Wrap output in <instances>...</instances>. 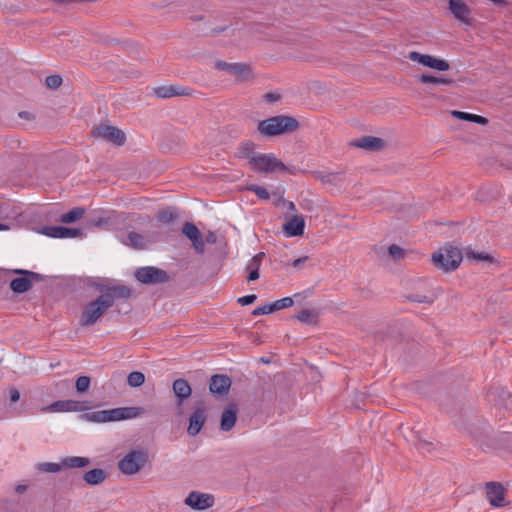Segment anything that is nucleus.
Segmentation results:
<instances>
[{
	"instance_id": "obj_35",
	"label": "nucleus",
	"mask_w": 512,
	"mask_h": 512,
	"mask_svg": "<svg viewBox=\"0 0 512 512\" xmlns=\"http://www.w3.org/2000/svg\"><path fill=\"white\" fill-rule=\"evenodd\" d=\"M145 381V376L142 372L133 371L127 377L128 385L131 387H139Z\"/></svg>"
},
{
	"instance_id": "obj_11",
	"label": "nucleus",
	"mask_w": 512,
	"mask_h": 512,
	"mask_svg": "<svg viewBox=\"0 0 512 512\" xmlns=\"http://www.w3.org/2000/svg\"><path fill=\"white\" fill-rule=\"evenodd\" d=\"M215 68L218 70L227 71L238 81H248L253 78V73L250 66L245 63H227L224 61H217L215 63Z\"/></svg>"
},
{
	"instance_id": "obj_29",
	"label": "nucleus",
	"mask_w": 512,
	"mask_h": 512,
	"mask_svg": "<svg viewBox=\"0 0 512 512\" xmlns=\"http://www.w3.org/2000/svg\"><path fill=\"white\" fill-rule=\"evenodd\" d=\"M451 114L453 117L463 120V121L474 122V123H477L480 125H486L488 123V119L486 117L468 113V112L453 110L451 112Z\"/></svg>"
},
{
	"instance_id": "obj_56",
	"label": "nucleus",
	"mask_w": 512,
	"mask_h": 512,
	"mask_svg": "<svg viewBox=\"0 0 512 512\" xmlns=\"http://www.w3.org/2000/svg\"><path fill=\"white\" fill-rule=\"evenodd\" d=\"M8 229H9V226H8V225L3 224V223H0V231L8 230Z\"/></svg>"
},
{
	"instance_id": "obj_40",
	"label": "nucleus",
	"mask_w": 512,
	"mask_h": 512,
	"mask_svg": "<svg viewBox=\"0 0 512 512\" xmlns=\"http://www.w3.org/2000/svg\"><path fill=\"white\" fill-rule=\"evenodd\" d=\"M388 253L395 260H399L404 257V250L396 244H392L388 247Z\"/></svg>"
},
{
	"instance_id": "obj_47",
	"label": "nucleus",
	"mask_w": 512,
	"mask_h": 512,
	"mask_svg": "<svg viewBox=\"0 0 512 512\" xmlns=\"http://www.w3.org/2000/svg\"><path fill=\"white\" fill-rule=\"evenodd\" d=\"M256 299H257V296L255 294H250V295H246V296L240 297L238 299V302L242 306H246V305L252 304Z\"/></svg>"
},
{
	"instance_id": "obj_51",
	"label": "nucleus",
	"mask_w": 512,
	"mask_h": 512,
	"mask_svg": "<svg viewBox=\"0 0 512 512\" xmlns=\"http://www.w3.org/2000/svg\"><path fill=\"white\" fill-rule=\"evenodd\" d=\"M307 259H308V257L298 258L293 261L292 266L295 268H299L301 266V264H303Z\"/></svg>"
},
{
	"instance_id": "obj_31",
	"label": "nucleus",
	"mask_w": 512,
	"mask_h": 512,
	"mask_svg": "<svg viewBox=\"0 0 512 512\" xmlns=\"http://www.w3.org/2000/svg\"><path fill=\"white\" fill-rule=\"evenodd\" d=\"M90 464V459L81 456H71L62 459V466L68 468H83Z\"/></svg>"
},
{
	"instance_id": "obj_18",
	"label": "nucleus",
	"mask_w": 512,
	"mask_h": 512,
	"mask_svg": "<svg viewBox=\"0 0 512 512\" xmlns=\"http://www.w3.org/2000/svg\"><path fill=\"white\" fill-rule=\"evenodd\" d=\"M86 409L84 402L76 400H59L47 407L42 408L43 412H72Z\"/></svg>"
},
{
	"instance_id": "obj_57",
	"label": "nucleus",
	"mask_w": 512,
	"mask_h": 512,
	"mask_svg": "<svg viewBox=\"0 0 512 512\" xmlns=\"http://www.w3.org/2000/svg\"><path fill=\"white\" fill-rule=\"evenodd\" d=\"M318 175L321 177V180H324L325 177L321 175V173H318Z\"/></svg>"
},
{
	"instance_id": "obj_46",
	"label": "nucleus",
	"mask_w": 512,
	"mask_h": 512,
	"mask_svg": "<svg viewBox=\"0 0 512 512\" xmlns=\"http://www.w3.org/2000/svg\"><path fill=\"white\" fill-rule=\"evenodd\" d=\"M468 258H473L481 261H492V257L485 253H476V252H467L466 253Z\"/></svg>"
},
{
	"instance_id": "obj_19",
	"label": "nucleus",
	"mask_w": 512,
	"mask_h": 512,
	"mask_svg": "<svg viewBox=\"0 0 512 512\" xmlns=\"http://www.w3.org/2000/svg\"><path fill=\"white\" fill-rule=\"evenodd\" d=\"M448 9L458 21L470 24L471 10L464 0H448Z\"/></svg>"
},
{
	"instance_id": "obj_41",
	"label": "nucleus",
	"mask_w": 512,
	"mask_h": 512,
	"mask_svg": "<svg viewBox=\"0 0 512 512\" xmlns=\"http://www.w3.org/2000/svg\"><path fill=\"white\" fill-rule=\"evenodd\" d=\"M45 83L47 87L56 89L62 84V78L59 75H51L46 77Z\"/></svg>"
},
{
	"instance_id": "obj_8",
	"label": "nucleus",
	"mask_w": 512,
	"mask_h": 512,
	"mask_svg": "<svg viewBox=\"0 0 512 512\" xmlns=\"http://www.w3.org/2000/svg\"><path fill=\"white\" fill-rule=\"evenodd\" d=\"M135 277L143 284H160L166 283L170 280L166 271L154 266L141 267L137 269Z\"/></svg>"
},
{
	"instance_id": "obj_36",
	"label": "nucleus",
	"mask_w": 512,
	"mask_h": 512,
	"mask_svg": "<svg viewBox=\"0 0 512 512\" xmlns=\"http://www.w3.org/2000/svg\"><path fill=\"white\" fill-rule=\"evenodd\" d=\"M156 217L158 221L168 224L174 220L175 214L171 209H162L158 211Z\"/></svg>"
},
{
	"instance_id": "obj_37",
	"label": "nucleus",
	"mask_w": 512,
	"mask_h": 512,
	"mask_svg": "<svg viewBox=\"0 0 512 512\" xmlns=\"http://www.w3.org/2000/svg\"><path fill=\"white\" fill-rule=\"evenodd\" d=\"M91 380L88 376H80L77 378L75 387L78 393L86 392L90 387Z\"/></svg>"
},
{
	"instance_id": "obj_32",
	"label": "nucleus",
	"mask_w": 512,
	"mask_h": 512,
	"mask_svg": "<svg viewBox=\"0 0 512 512\" xmlns=\"http://www.w3.org/2000/svg\"><path fill=\"white\" fill-rule=\"evenodd\" d=\"M418 81L422 84L450 85L452 80L445 77H437L430 74H422L418 76Z\"/></svg>"
},
{
	"instance_id": "obj_13",
	"label": "nucleus",
	"mask_w": 512,
	"mask_h": 512,
	"mask_svg": "<svg viewBox=\"0 0 512 512\" xmlns=\"http://www.w3.org/2000/svg\"><path fill=\"white\" fill-rule=\"evenodd\" d=\"M184 503L195 510H205L214 505V496L209 493L192 491L186 497Z\"/></svg>"
},
{
	"instance_id": "obj_53",
	"label": "nucleus",
	"mask_w": 512,
	"mask_h": 512,
	"mask_svg": "<svg viewBox=\"0 0 512 512\" xmlns=\"http://www.w3.org/2000/svg\"><path fill=\"white\" fill-rule=\"evenodd\" d=\"M279 96L278 95H275V94H272V93H268L265 95V99L269 102H273V101H276L278 100Z\"/></svg>"
},
{
	"instance_id": "obj_55",
	"label": "nucleus",
	"mask_w": 512,
	"mask_h": 512,
	"mask_svg": "<svg viewBox=\"0 0 512 512\" xmlns=\"http://www.w3.org/2000/svg\"><path fill=\"white\" fill-rule=\"evenodd\" d=\"M490 1L493 2L496 5H504V6H506L508 4L507 0H490Z\"/></svg>"
},
{
	"instance_id": "obj_12",
	"label": "nucleus",
	"mask_w": 512,
	"mask_h": 512,
	"mask_svg": "<svg viewBox=\"0 0 512 512\" xmlns=\"http://www.w3.org/2000/svg\"><path fill=\"white\" fill-rule=\"evenodd\" d=\"M348 146L366 151H382L388 147V143L380 137L363 136L350 141Z\"/></svg>"
},
{
	"instance_id": "obj_21",
	"label": "nucleus",
	"mask_w": 512,
	"mask_h": 512,
	"mask_svg": "<svg viewBox=\"0 0 512 512\" xmlns=\"http://www.w3.org/2000/svg\"><path fill=\"white\" fill-rule=\"evenodd\" d=\"M486 496L489 503L494 507L504 506V488L499 483L490 482L486 485Z\"/></svg>"
},
{
	"instance_id": "obj_7",
	"label": "nucleus",
	"mask_w": 512,
	"mask_h": 512,
	"mask_svg": "<svg viewBox=\"0 0 512 512\" xmlns=\"http://www.w3.org/2000/svg\"><path fill=\"white\" fill-rule=\"evenodd\" d=\"M13 273L23 275L22 277L15 278L10 283V288L14 293H25L32 288L33 282L40 281L42 276L38 273L24 270L15 269Z\"/></svg>"
},
{
	"instance_id": "obj_39",
	"label": "nucleus",
	"mask_w": 512,
	"mask_h": 512,
	"mask_svg": "<svg viewBox=\"0 0 512 512\" xmlns=\"http://www.w3.org/2000/svg\"><path fill=\"white\" fill-rule=\"evenodd\" d=\"M263 256H264L263 253H259V254L255 255L248 262V264L246 266L247 271L249 272V271L259 270L260 266H261V261H262Z\"/></svg>"
},
{
	"instance_id": "obj_28",
	"label": "nucleus",
	"mask_w": 512,
	"mask_h": 512,
	"mask_svg": "<svg viewBox=\"0 0 512 512\" xmlns=\"http://www.w3.org/2000/svg\"><path fill=\"white\" fill-rule=\"evenodd\" d=\"M107 478V474L103 469L95 468L84 474V481L91 486L103 483Z\"/></svg>"
},
{
	"instance_id": "obj_27",
	"label": "nucleus",
	"mask_w": 512,
	"mask_h": 512,
	"mask_svg": "<svg viewBox=\"0 0 512 512\" xmlns=\"http://www.w3.org/2000/svg\"><path fill=\"white\" fill-rule=\"evenodd\" d=\"M172 388H173L174 394L176 395V397L179 400V403H182L183 400H185L191 396L192 389H191L188 381L185 379H182V378L176 379L173 382Z\"/></svg>"
},
{
	"instance_id": "obj_2",
	"label": "nucleus",
	"mask_w": 512,
	"mask_h": 512,
	"mask_svg": "<svg viewBox=\"0 0 512 512\" xmlns=\"http://www.w3.org/2000/svg\"><path fill=\"white\" fill-rule=\"evenodd\" d=\"M299 127V122L291 116L278 115L260 121L258 131L264 136H278L285 133H292Z\"/></svg>"
},
{
	"instance_id": "obj_1",
	"label": "nucleus",
	"mask_w": 512,
	"mask_h": 512,
	"mask_svg": "<svg viewBox=\"0 0 512 512\" xmlns=\"http://www.w3.org/2000/svg\"><path fill=\"white\" fill-rule=\"evenodd\" d=\"M145 414L142 407H120L85 413L82 418L94 423H106L137 418Z\"/></svg>"
},
{
	"instance_id": "obj_5",
	"label": "nucleus",
	"mask_w": 512,
	"mask_h": 512,
	"mask_svg": "<svg viewBox=\"0 0 512 512\" xmlns=\"http://www.w3.org/2000/svg\"><path fill=\"white\" fill-rule=\"evenodd\" d=\"M250 164L252 166V170L256 172L273 174L276 176L307 171V168L298 167L292 162H289L288 164H285V162H250Z\"/></svg>"
},
{
	"instance_id": "obj_50",
	"label": "nucleus",
	"mask_w": 512,
	"mask_h": 512,
	"mask_svg": "<svg viewBox=\"0 0 512 512\" xmlns=\"http://www.w3.org/2000/svg\"><path fill=\"white\" fill-rule=\"evenodd\" d=\"M259 278V270L249 271L248 281H255Z\"/></svg>"
},
{
	"instance_id": "obj_44",
	"label": "nucleus",
	"mask_w": 512,
	"mask_h": 512,
	"mask_svg": "<svg viewBox=\"0 0 512 512\" xmlns=\"http://www.w3.org/2000/svg\"><path fill=\"white\" fill-rule=\"evenodd\" d=\"M250 191H253L259 198L261 199H269L270 194L264 187H260L257 185H252L248 188Z\"/></svg>"
},
{
	"instance_id": "obj_48",
	"label": "nucleus",
	"mask_w": 512,
	"mask_h": 512,
	"mask_svg": "<svg viewBox=\"0 0 512 512\" xmlns=\"http://www.w3.org/2000/svg\"><path fill=\"white\" fill-rule=\"evenodd\" d=\"M20 398V393L18 390L16 389H11L10 390V400L11 402H17Z\"/></svg>"
},
{
	"instance_id": "obj_24",
	"label": "nucleus",
	"mask_w": 512,
	"mask_h": 512,
	"mask_svg": "<svg viewBox=\"0 0 512 512\" xmlns=\"http://www.w3.org/2000/svg\"><path fill=\"white\" fill-rule=\"evenodd\" d=\"M305 220L302 216L294 215L283 225V232L288 237L301 236L304 233Z\"/></svg>"
},
{
	"instance_id": "obj_16",
	"label": "nucleus",
	"mask_w": 512,
	"mask_h": 512,
	"mask_svg": "<svg viewBox=\"0 0 512 512\" xmlns=\"http://www.w3.org/2000/svg\"><path fill=\"white\" fill-rule=\"evenodd\" d=\"M236 156L244 160H275L269 155H263L256 151V146L251 141H245L239 144Z\"/></svg>"
},
{
	"instance_id": "obj_52",
	"label": "nucleus",
	"mask_w": 512,
	"mask_h": 512,
	"mask_svg": "<svg viewBox=\"0 0 512 512\" xmlns=\"http://www.w3.org/2000/svg\"><path fill=\"white\" fill-rule=\"evenodd\" d=\"M27 490V485L19 484L16 486L15 491L18 494H23Z\"/></svg>"
},
{
	"instance_id": "obj_9",
	"label": "nucleus",
	"mask_w": 512,
	"mask_h": 512,
	"mask_svg": "<svg viewBox=\"0 0 512 512\" xmlns=\"http://www.w3.org/2000/svg\"><path fill=\"white\" fill-rule=\"evenodd\" d=\"M92 135L117 146H122L126 141V135L121 129L108 124H100L95 127L92 131Z\"/></svg>"
},
{
	"instance_id": "obj_23",
	"label": "nucleus",
	"mask_w": 512,
	"mask_h": 512,
	"mask_svg": "<svg viewBox=\"0 0 512 512\" xmlns=\"http://www.w3.org/2000/svg\"><path fill=\"white\" fill-rule=\"evenodd\" d=\"M154 94L162 99L174 96H189L191 95V89L176 85L159 86L154 89Z\"/></svg>"
},
{
	"instance_id": "obj_38",
	"label": "nucleus",
	"mask_w": 512,
	"mask_h": 512,
	"mask_svg": "<svg viewBox=\"0 0 512 512\" xmlns=\"http://www.w3.org/2000/svg\"><path fill=\"white\" fill-rule=\"evenodd\" d=\"M272 304H273L274 310L278 311V310L289 308V307L293 306L294 301H293V298H291V297H284L282 299L274 301Z\"/></svg>"
},
{
	"instance_id": "obj_34",
	"label": "nucleus",
	"mask_w": 512,
	"mask_h": 512,
	"mask_svg": "<svg viewBox=\"0 0 512 512\" xmlns=\"http://www.w3.org/2000/svg\"><path fill=\"white\" fill-rule=\"evenodd\" d=\"M296 318L302 323L312 324L317 321L318 313L312 309H303L296 315Z\"/></svg>"
},
{
	"instance_id": "obj_14",
	"label": "nucleus",
	"mask_w": 512,
	"mask_h": 512,
	"mask_svg": "<svg viewBox=\"0 0 512 512\" xmlns=\"http://www.w3.org/2000/svg\"><path fill=\"white\" fill-rule=\"evenodd\" d=\"M97 289L102 292V296H107L111 301V307L118 299H128L132 295V289L126 285H98Z\"/></svg>"
},
{
	"instance_id": "obj_33",
	"label": "nucleus",
	"mask_w": 512,
	"mask_h": 512,
	"mask_svg": "<svg viewBox=\"0 0 512 512\" xmlns=\"http://www.w3.org/2000/svg\"><path fill=\"white\" fill-rule=\"evenodd\" d=\"M85 214V209L83 207H75L68 213L61 215L60 221L63 223H73L79 219H81Z\"/></svg>"
},
{
	"instance_id": "obj_17",
	"label": "nucleus",
	"mask_w": 512,
	"mask_h": 512,
	"mask_svg": "<svg viewBox=\"0 0 512 512\" xmlns=\"http://www.w3.org/2000/svg\"><path fill=\"white\" fill-rule=\"evenodd\" d=\"M182 233L192 242L195 251L199 254L205 251V241L200 230L194 224L186 222L183 225Z\"/></svg>"
},
{
	"instance_id": "obj_30",
	"label": "nucleus",
	"mask_w": 512,
	"mask_h": 512,
	"mask_svg": "<svg viewBox=\"0 0 512 512\" xmlns=\"http://www.w3.org/2000/svg\"><path fill=\"white\" fill-rule=\"evenodd\" d=\"M123 243L135 249H144L146 247L147 241L141 234L131 231L127 234L126 239L123 240Z\"/></svg>"
},
{
	"instance_id": "obj_3",
	"label": "nucleus",
	"mask_w": 512,
	"mask_h": 512,
	"mask_svg": "<svg viewBox=\"0 0 512 512\" xmlns=\"http://www.w3.org/2000/svg\"><path fill=\"white\" fill-rule=\"evenodd\" d=\"M109 308H111L110 299L99 295L84 307L80 316V325L84 327L94 325Z\"/></svg>"
},
{
	"instance_id": "obj_25",
	"label": "nucleus",
	"mask_w": 512,
	"mask_h": 512,
	"mask_svg": "<svg viewBox=\"0 0 512 512\" xmlns=\"http://www.w3.org/2000/svg\"><path fill=\"white\" fill-rule=\"evenodd\" d=\"M238 408L234 403L229 404L222 412L220 428L223 431H230L237 421Z\"/></svg>"
},
{
	"instance_id": "obj_42",
	"label": "nucleus",
	"mask_w": 512,
	"mask_h": 512,
	"mask_svg": "<svg viewBox=\"0 0 512 512\" xmlns=\"http://www.w3.org/2000/svg\"><path fill=\"white\" fill-rule=\"evenodd\" d=\"M272 312H275L273 304L272 303H268V304H265L263 306H260V307H257L256 309H254L252 314L254 316H258V315L270 314Z\"/></svg>"
},
{
	"instance_id": "obj_54",
	"label": "nucleus",
	"mask_w": 512,
	"mask_h": 512,
	"mask_svg": "<svg viewBox=\"0 0 512 512\" xmlns=\"http://www.w3.org/2000/svg\"><path fill=\"white\" fill-rule=\"evenodd\" d=\"M216 241V236L213 233H210L206 237V242L208 243H214Z\"/></svg>"
},
{
	"instance_id": "obj_22",
	"label": "nucleus",
	"mask_w": 512,
	"mask_h": 512,
	"mask_svg": "<svg viewBox=\"0 0 512 512\" xmlns=\"http://www.w3.org/2000/svg\"><path fill=\"white\" fill-rule=\"evenodd\" d=\"M205 422V409L203 407L196 408L189 418V426L187 428V433L191 436H196L203 428Z\"/></svg>"
},
{
	"instance_id": "obj_20",
	"label": "nucleus",
	"mask_w": 512,
	"mask_h": 512,
	"mask_svg": "<svg viewBox=\"0 0 512 512\" xmlns=\"http://www.w3.org/2000/svg\"><path fill=\"white\" fill-rule=\"evenodd\" d=\"M231 379L224 374H215L211 377L209 390L212 394L226 395L231 387Z\"/></svg>"
},
{
	"instance_id": "obj_43",
	"label": "nucleus",
	"mask_w": 512,
	"mask_h": 512,
	"mask_svg": "<svg viewBox=\"0 0 512 512\" xmlns=\"http://www.w3.org/2000/svg\"><path fill=\"white\" fill-rule=\"evenodd\" d=\"M62 463H42L39 465V469L44 472L55 473L61 470Z\"/></svg>"
},
{
	"instance_id": "obj_15",
	"label": "nucleus",
	"mask_w": 512,
	"mask_h": 512,
	"mask_svg": "<svg viewBox=\"0 0 512 512\" xmlns=\"http://www.w3.org/2000/svg\"><path fill=\"white\" fill-rule=\"evenodd\" d=\"M40 233L51 238H77L82 236V230L78 228H67L63 226H45Z\"/></svg>"
},
{
	"instance_id": "obj_45",
	"label": "nucleus",
	"mask_w": 512,
	"mask_h": 512,
	"mask_svg": "<svg viewBox=\"0 0 512 512\" xmlns=\"http://www.w3.org/2000/svg\"><path fill=\"white\" fill-rule=\"evenodd\" d=\"M409 300L412 302H417V303L432 304L434 301V298H432L430 296H426V295L415 294V295L409 296Z\"/></svg>"
},
{
	"instance_id": "obj_26",
	"label": "nucleus",
	"mask_w": 512,
	"mask_h": 512,
	"mask_svg": "<svg viewBox=\"0 0 512 512\" xmlns=\"http://www.w3.org/2000/svg\"><path fill=\"white\" fill-rule=\"evenodd\" d=\"M415 447L421 451L422 453L431 452L433 450V441L431 439L425 438L422 431L419 429L413 428L411 430V435L409 439Z\"/></svg>"
},
{
	"instance_id": "obj_49",
	"label": "nucleus",
	"mask_w": 512,
	"mask_h": 512,
	"mask_svg": "<svg viewBox=\"0 0 512 512\" xmlns=\"http://www.w3.org/2000/svg\"><path fill=\"white\" fill-rule=\"evenodd\" d=\"M19 117H20L21 119L28 120V121L33 120V119H34L33 114H32V113H30V112H28V111H21V112L19 113Z\"/></svg>"
},
{
	"instance_id": "obj_10",
	"label": "nucleus",
	"mask_w": 512,
	"mask_h": 512,
	"mask_svg": "<svg viewBox=\"0 0 512 512\" xmlns=\"http://www.w3.org/2000/svg\"><path fill=\"white\" fill-rule=\"evenodd\" d=\"M408 59L437 71H447L450 69V64L446 60L436 58L429 54H422L417 51L409 52Z\"/></svg>"
},
{
	"instance_id": "obj_4",
	"label": "nucleus",
	"mask_w": 512,
	"mask_h": 512,
	"mask_svg": "<svg viewBox=\"0 0 512 512\" xmlns=\"http://www.w3.org/2000/svg\"><path fill=\"white\" fill-rule=\"evenodd\" d=\"M462 253L458 248L445 247L432 255V263L435 267L444 271L455 270L462 261Z\"/></svg>"
},
{
	"instance_id": "obj_6",
	"label": "nucleus",
	"mask_w": 512,
	"mask_h": 512,
	"mask_svg": "<svg viewBox=\"0 0 512 512\" xmlns=\"http://www.w3.org/2000/svg\"><path fill=\"white\" fill-rule=\"evenodd\" d=\"M147 460L146 451L132 450L119 461L118 468L125 475H134L145 466Z\"/></svg>"
}]
</instances>
